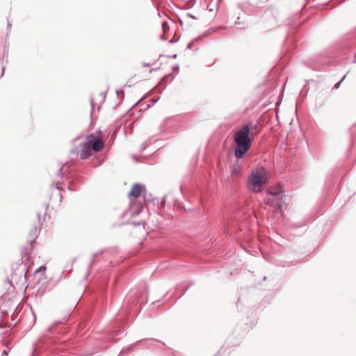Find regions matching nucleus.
I'll return each instance as SVG.
<instances>
[{"label":"nucleus","mask_w":356,"mask_h":356,"mask_svg":"<svg viewBox=\"0 0 356 356\" xmlns=\"http://www.w3.org/2000/svg\"><path fill=\"white\" fill-rule=\"evenodd\" d=\"M234 155L237 159H242L244 154L250 149L252 140L250 138V126L243 125L236 131L234 135Z\"/></svg>","instance_id":"obj_1"},{"label":"nucleus","mask_w":356,"mask_h":356,"mask_svg":"<svg viewBox=\"0 0 356 356\" xmlns=\"http://www.w3.org/2000/svg\"><path fill=\"white\" fill-rule=\"evenodd\" d=\"M264 169L257 168L252 171L248 177V187L253 191H259L260 188L266 184V178L264 176Z\"/></svg>","instance_id":"obj_2"},{"label":"nucleus","mask_w":356,"mask_h":356,"mask_svg":"<svg viewBox=\"0 0 356 356\" xmlns=\"http://www.w3.org/2000/svg\"><path fill=\"white\" fill-rule=\"evenodd\" d=\"M268 193L272 197L268 198L266 201V204L271 206H277L281 209L282 207V197L281 195L282 190L280 188H274L268 190Z\"/></svg>","instance_id":"obj_3"},{"label":"nucleus","mask_w":356,"mask_h":356,"mask_svg":"<svg viewBox=\"0 0 356 356\" xmlns=\"http://www.w3.org/2000/svg\"><path fill=\"white\" fill-rule=\"evenodd\" d=\"M92 138H94V135L90 134L87 137V141L81 144V150L80 157L81 159H87L92 155Z\"/></svg>","instance_id":"obj_4"},{"label":"nucleus","mask_w":356,"mask_h":356,"mask_svg":"<svg viewBox=\"0 0 356 356\" xmlns=\"http://www.w3.org/2000/svg\"><path fill=\"white\" fill-rule=\"evenodd\" d=\"M142 188H145V186L140 184H134L129 193V195L133 196L134 197H139L141 193Z\"/></svg>","instance_id":"obj_5"},{"label":"nucleus","mask_w":356,"mask_h":356,"mask_svg":"<svg viewBox=\"0 0 356 356\" xmlns=\"http://www.w3.org/2000/svg\"><path fill=\"white\" fill-rule=\"evenodd\" d=\"M104 147V143L100 138H92L91 148L95 152H99Z\"/></svg>","instance_id":"obj_6"},{"label":"nucleus","mask_w":356,"mask_h":356,"mask_svg":"<svg viewBox=\"0 0 356 356\" xmlns=\"http://www.w3.org/2000/svg\"><path fill=\"white\" fill-rule=\"evenodd\" d=\"M39 231L38 230L37 227H34V228L30 232V242L32 243L35 242V239L37 238L38 235Z\"/></svg>","instance_id":"obj_7"},{"label":"nucleus","mask_w":356,"mask_h":356,"mask_svg":"<svg viewBox=\"0 0 356 356\" xmlns=\"http://www.w3.org/2000/svg\"><path fill=\"white\" fill-rule=\"evenodd\" d=\"M138 208L137 210H134V206L133 205L131 206V207L130 209V212H131L132 216H136V215H138L140 213L143 207H142L141 205H138Z\"/></svg>","instance_id":"obj_8"},{"label":"nucleus","mask_w":356,"mask_h":356,"mask_svg":"<svg viewBox=\"0 0 356 356\" xmlns=\"http://www.w3.org/2000/svg\"><path fill=\"white\" fill-rule=\"evenodd\" d=\"M162 28L164 33H166L169 30V26L167 22H163L162 23Z\"/></svg>","instance_id":"obj_9"},{"label":"nucleus","mask_w":356,"mask_h":356,"mask_svg":"<svg viewBox=\"0 0 356 356\" xmlns=\"http://www.w3.org/2000/svg\"><path fill=\"white\" fill-rule=\"evenodd\" d=\"M346 76V75H344V76L342 77L341 80L340 81L337 82V83L334 85V88H336V89H338V88L340 87L341 82L345 79Z\"/></svg>","instance_id":"obj_10"},{"label":"nucleus","mask_w":356,"mask_h":356,"mask_svg":"<svg viewBox=\"0 0 356 356\" xmlns=\"http://www.w3.org/2000/svg\"><path fill=\"white\" fill-rule=\"evenodd\" d=\"M132 350V346H130L127 348H124L121 350L120 352V354H123V353H129V352H131Z\"/></svg>","instance_id":"obj_11"},{"label":"nucleus","mask_w":356,"mask_h":356,"mask_svg":"<svg viewBox=\"0 0 356 356\" xmlns=\"http://www.w3.org/2000/svg\"><path fill=\"white\" fill-rule=\"evenodd\" d=\"M63 168V166L59 169V170H58V172L57 173V175L58 177H63V172H62Z\"/></svg>","instance_id":"obj_12"},{"label":"nucleus","mask_w":356,"mask_h":356,"mask_svg":"<svg viewBox=\"0 0 356 356\" xmlns=\"http://www.w3.org/2000/svg\"><path fill=\"white\" fill-rule=\"evenodd\" d=\"M147 143H143L142 144V147H141V150L145 149L147 148Z\"/></svg>","instance_id":"obj_13"},{"label":"nucleus","mask_w":356,"mask_h":356,"mask_svg":"<svg viewBox=\"0 0 356 356\" xmlns=\"http://www.w3.org/2000/svg\"><path fill=\"white\" fill-rule=\"evenodd\" d=\"M194 44V41H191L188 45H187V48L188 49H191L193 45Z\"/></svg>","instance_id":"obj_14"},{"label":"nucleus","mask_w":356,"mask_h":356,"mask_svg":"<svg viewBox=\"0 0 356 356\" xmlns=\"http://www.w3.org/2000/svg\"><path fill=\"white\" fill-rule=\"evenodd\" d=\"M54 185H55V188H56L57 190L60 191V190L61 189V188H60V187H59V186H58V183L52 184V186H54Z\"/></svg>","instance_id":"obj_15"},{"label":"nucleus","mask_w":356,"mask_h":356,"mask_svg":"<svg viewBox=\"0 0 356 356\" xmlns=\"http://www.w3.org/2000/svg\"><path fill=\"white\" fill-rule=\"evenodd\" d=\"M204 35L197 37V38H195L193 41H194V42H196V41H199L202 38V37H204Z\"/></svg>","instance_id":"obj_16"},{"label":"nucleus","mask_w":356,"mask_h":356,"mask_svg":"<svg viewBox=\"0 0 356 356\" xmlns=\"http://www.w3.org/2000/svg\"><path fill=\"white\" fill-rule=\"evenodd\" d=\"M46 270V267L44 266H42L39 268V270Z\"/></svg>","instance_id":"obj_17"},{"label":"nucleus","mask_w":356,"mask_h":356,"mask_svg":"<svg viewBox=\"0 0 356 356\" xmlns=\"http://www.w3.org/2000/svg\"><path fill=\"white\" fill-rule=\"evenodd\" d=\"M10 27H11V24L9 22H8L7 29H10Z\"/></svg>","instance_id":"obj_18"},{"label":"nucleus","mask_w":356,"mask_h":356,"mask_svg":"<svg viewBox=\"0 0 356 356\" xmlns=\"http://www.w3.org/2000/svg\"><path fill=\"white\" fill-rule=\"evenodd\" d=\"M179 69V67L177 65L173 67V70H177Z\"/></svg>","instance_id":"obj_19"},{"label":"nucleus","mask_w":356,"mask_h":356,"mask_svg":"<svg viewBox=\"0 0 356 356\" xmlns=\"http://www.w3.org/2000/svg\"><path fill=\"white\" fill-rule=\"evenodd\" d=\"M94 262H95V261H94V260L91 261V263H90V265H89V268H92V265H93Z\"/></svg>","instance_id":"obj_20"},{"label":"nucleus","mask_w":356,"mask_h":356,"mask_svg":"<svg viewBox=\"0 0 356 356\" xmlns=\"http://www.w3.org/2000/svg\"><path fill=\"white\" fill-rule=\"evenodd\" d=\"M188 15L190 17L194 18V17H193L192 15H191V14H188Z\"/></svg>","instance_id":"obj_21"},{"label":"nucleus","mask_w":356,"mask_h":356,"mask_svg":"<svg viewBox=\"0 0 356 356\" xmlns=\"http://www.w3.org/2000/svg\"><path fill=\"white\" fill-rule=\"evenodd\" d=\"M3 72H4V68H3V67H2V74H1V76H3Z\"/></svg>","instance_id":"obj_22"},{"label":"nucleus","mask_w":356,"mask_h":356,"mask_svg":"<svg viewBox=\"0 0 356 356\" xmlns=\"http://www.w3.org/2000/svg\"><path fill=\"white\" fill-rule=\"evenodd\" d=\"M91 105H92V107H93V100L92 99L91 100Z\"/></svg>","instance_id":"obj_23"},{"label":"nucleus","mask_w":356,"mask_h":356,"mask_svg":"<svg viewBox=\"0 0 356 356\" xmlns=\"http://www.w3.org/2000/svg\"><path fill=\"white\" fill-rule=\"evenodd\" d=\"M67 189H68V190H70V191H72V188H71V187H70V186H68V187H67Z\"/></svg>","instance_id":"obj_24"},{"label":"nucleus","mask_w":356,"mask_h":356,"mask_svg":"<svg viewBox=\"0 0 356 356\" xmlns=\"http://www.w3.org/2000/svg\"><path fill=\"white\" fill-rule=\"evenodd\" d=\"M165 204V200H163L161 202V204Z\"/></svg>","instance_id":"obj_25"},{"label":"nucleus","mask_w":356,"mask_h":356,"mask_svg":"<svg viewBox=\"0 0 356 356\" xmlns=\"http://www.w3.org/2000/svg\"><path fill=\"white\" fill-rule=\"evenodd\" d=\"M98 255V253H96L95 255H94V257L97 256Z\"/></svg>","instance_id":"obj_26"}]
</instances>
